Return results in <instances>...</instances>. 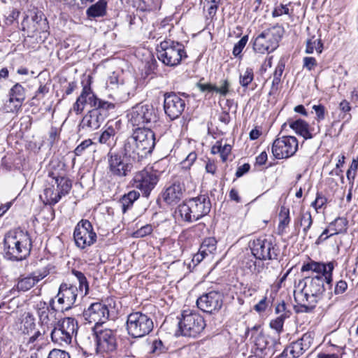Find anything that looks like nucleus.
Returning <instances> with one entry per match:
<instances>
[{
	"mask_svg": "<svg viewBox=\"0 0 358 358\" xmlns=\"http://www.w3.org/2000/svg\"><path fill=\"white\" fill-rule=\"evenodd\" d=\"M196 305L205 313H215L219 311L223 305V295L217 291L209 292L197 299Z\"/></svg>",
	"mask_w": 358,
	"mask_h": 358,
	"instance_id": "aec40b11",
	"label": "nucleus"
},
{
	"mask_svg": "<svg viewBox=\"0 0 358 358\" xmlns=\"http://www.w3.org/2000/svg\"><path fill=\"white\" fill-rule=\"evenodd\" d=\"M93 142L91 139H86L79 144L75 149L74 153L77 156H80L85 152V150L92 145Z\"/></svg>",
	"mask_w": 358,
	"mask_h": 358,
	"instance_id": "3c124183",
	"label": "nucleus"
},
{
	"mask_svg": "<svg viewBox=\"0 0 358 358\" xmlns=\"http://www.w3.org/2000/svg\"><path fill=\"white\" fill-rule=\"evenodd\" d=\"M325 279L320 275L306 277L300 280L299 291H294V296L296 303L301 307L300 311L309 313L316 306L325 291Z\"/></svg>",
	"mask_w": 358,
	"mask_h": 358,
	"instance_id": "f03ea898",
	"label": "nucleus"
},
{
	"mask_svg": "<svg viewBox=\"0 0 358 358\" xmlns=\"http://www.w3.org/2000/svg\"><path fill=\"white\" fill-rule=\"evenodd\" d=\"M83 101V96H78L73 105L71 110L77 115L80 114L85 108V105Z\"/></svg>",
	"mask_w": 358,
	"mask_h": 358,
	"instance_id": "13d9d810",
	"label": "nucleus"
},
{
	"mask_svg": "<svg viewBox=\"0 0 358 358\" xmlns=\"http://www.w3.org/2000/svg\"><path fill=\"white\" fill-rule=\"evenodd\" d=\"M85 320L94 322L95 326L101 327V324L108 320L109 311L107 306L101 303H92L83 313Z\"/></svg>",
	"mask_w": 358,
	"mask_h": 358,
	"instance_id": "b1692460",
	"label": "nucleus"
},
{
	"mask_svg": "<svg viewBox=\"0 0 358 358\" xmlns=\"http://www.w3.org/2000/svg\"><path fill=\"white\" fill-rule=\"evenodd\" d=\"M73 238L76 245L83 250L95 243L97 236L91 222L87 220H81L75 227Z\"/></svg>",
	"mask_w": 358,
	"mask_h": 358,
	"instance_id": "4468645a",
	"label": "nucleus"
},
{
	"mask_svg": "<svg viewBox=\"0 0 358 358\" xmlns=\"http://www.w3.org/2000/svg\"><path fill=\"white\" fill-rule=\"evenodd\" d=\"M159 181V176L155 171L145 169L136 172L131 182L133 187L141 191L143 196L148 197Z\"/></svg>",
	"mask_w": 358,
	"mask_h": 358,
	"instance_id": "ddd939ff",
	"label": "nucleus"
},
{
	"mask_svg": "<svg viewBox=\"0 0 358 358\" xmlns=\"http://www.w3.org/2000/svg\"><path fill=\"white\" fill-rule=\"evenodd\" d=\"M253 256L259 260L276 259L279 255V248L273 237L261 236L250 243Z\"/></svg>",
	"mask_w": 358,
	"mask_h": 358,
	"instance_id": "9b49d317",
	"label": "nucleus"
},
{
	"mask_svg": "<svg viewBox=\"0 0 358 358\" xmlns=\"http://www.w3.org/2000/svg\"><path fill=\"white\" fill-rule=\"evenodd\" d=\"M72 273L75 275L79 282V291L84 295L87 294L89 291V284L85 275L81 272L76 270L72 271Z\"/></svg>",
	"mask_w": 358,
	"mask_h": 358,
	"instance_id": "ea45409f",
	"label": "nucleus"
},
{
	"mask_svg": "<svg viewBox=\"0 0 358 358\" xmlns=\"http://www.w3.org/2000/svg\"><path fill=\"white\" fill-rule=\"evenodd\" d=\"M140 194L136 190H131L124 194L119 201L122 213H127L134 205V203L139 198Z\"/></svg>",
	"mask_w": 358,
	"mask_h": 358,
	"instance_id": "2f4dec72",
	"label": "nucleus"
},
{
	"mask_svg": "<svg viewBox=\"0 0 358 358\" xmlns=\"http://www.w3.org/2000/svg\"><path fill=\"white\" fill-rule=\"evenodd\" d=\"M47 358H71V356L65 350L53 349L49 352Z\"/></svg>",
	"mask_w": 358,
	"mask_h": 358,
	"instance_id": "8fccbe9b",
	"label": "nucleus"
},
{
	"mask_svg": "<svg viewBox=\"0 0 358 358\" xmlns=\"http://www.w3.org/2000/svg\"><path fill=\"white\" fill-rule=\"evenodd\" d=\"M20 12L17 9H12L9 14L6 16V24H11L15 20L17 19Z\"/></svg>",
	"mask_w": 358,
	"mask_h": 358,
	"instance_id": "774afa93",
	"label": "nucleus"
},
{
	"mask_svg": "<svg viewBox=\"0 0 358 358\" xmlns=\"http://www.w3.org/2000/svg\"><path fill=\"white\" fill-rule=\"evenodd\" d=\"M220 0H206V6L210 15H215L218 8Z\"/></svg>",
	"mask_w": 358,
	"mask_h": 358,
	"instance_id": "5fc2aeb1",
	"label": "nucleus"
},
{
	"mask_svg": "<svg viewBox=\"0 0 358 358\" xmlns=\"http://www.w3.org/2000/svg\"><path fill=\"white\" fill-rule=\"evenodd\" d=\"M348 288V284L344 280H340L337 282L335 289L334 292L336 294H343Z\"/></svg>",
	"mask_w": 358,
	"mask_h": 358,
	"instance_id": "338daca9",
	"label": "nucleus"
},
{
	"mask_svg": "<svg viewBox=\"0 0 358 358\" xmlns=\"http://www.w3.org/2000/svg\"><path fill=\"white\" fill-rule=\"evenodd\" d=\"M279 217L280 222L278 224V230L281 233H283L285 229L290 222L289 209L285 206H281Z\"/></svg>",
	"mask_w": 358,
	"mask_h": 358,
	"instance_id": "e433bc0d",
	"label": "nucleus"
},
{
	"mask_svg": "<svg viewBox=\"0 0 358 358\" xmlns=\"http://www.w3.org/2000/svg\"><path fill=\"white\" fill-rule=\"evenodd\" d=\"M181 335L186 337H197L204 329L206 323L203 317L190 310H185L178 322Z\"/></svg>",
	"mask_w": 358,
	"mask_h": 358,
	"instance_id": "1a4fd4ad",
	"label": "nucleus"
},
{
	"mask_svg": "<svg viewBox=\"0 0 358 358\" xmlns=\"http://www.w3.org/2000/svg\"><path fill=\"white\" fill-rule=\"evenodd\" d=\"M22 31L27 37H34L37 34L45 33L48 23L42 12H36L31 17L26 16L22 23Z\"/></svg>",
	"mask_w": 358,
	"mask_h": 358,
	"instance_id": "f3484780",
	"label": "nucleus"
},
{
	"mask_svg": "<svg viewBox=\"0 0 358 358\" xmlns=\"http://www.w3.org/2000/svg\"><path fill=\"white\" fill-rule=\"evenodd\" d=\"M248 41V36L245 35L243 36L234 45V49H233V55L235 57H238L245 46L246 45Z\"/></svg>",
	"mask_w": 358,
	"mask_h": 358,
	"instance_id": "49530a36",
	"label": "nucleus"
},
{
	"mask_svg": "<svg viewBox=\"0 0 358 358\" xmlns=\"http://www.w3.org/2000/svg\"><path fill=\"white\" fill-rule=\"evenodd\" d=\"M22 324V326L21 328L23 333L28 334L30 331H32L35 328V318L31 313H28L24 317Z\"/></svg>",
	"mask_w": 358,
	"mask_h": 358,
	"instance_id": "a19ab883",
	"label": "nucleus"
},
{
	"mask_svg": "<svg viewBox=\"0 0 358 358\" xmlns=\"http://www.w3.org/2000/svg\"><path fill=\"white\" fill-rule=\"evenodd\" d=\"M157 57L164 65L176 66L187 57L184 45L171 40H166L157 47Z\"/></svg>",
	"mask_w": 358,
	"mask_h": 358,
	"instance_id": "0eeeda50",
	"label": "nucleus"
},
{
	"mask_svg": "<svg viewBox=\"0 0 358 358\" xmlns=\"http://www.w3.org/2000/svg\"><path fill=\"white\" fill-rule=\"evenodd\" d=\"M185 188L180 182H174L168 187L162 194L164 201L169 204H176L182 198Z\"/></svg>",
	"mask_w": 358,
	"mask_h": 358,
	"instance_id": "bb28decb",
	"label": "nucleus"
},
{
	"mask_svg": "<svg viewBox=\"0 0 358 358\" xmlns=\"http://www.w3.org/2000/svg\"><path fill=\"white\" fill-rule=\"evenodd\" d=\"M49 92V87L46 85H41L36 92V94L34 96V99L38 98L41 99L44 97V96Z\"/></svg>",
	"mask_w": 358,
	"mask_h": 358,
	"instance_id": "0e129e2a",
	"label": "nucleus"
},
{
	"mask_svg": "<svg viewBox=\"0 0 358 358\" xmlns=\"http://www.w3.org/2000/svg\"><path fill=\"white\" fill-rule=\"evenodd\" d=\"M155 145L154 132L146 128H136L124 141L123 153L133 161H141L150 155Z\"/></svg>",
	"mask_w": 358,
	"mask_h": 358,
	"instance_id": "f257e3e1",
	"label": "nucleus"
},
{
	"mask_svg": "<svg viewBox=\"0 0 358 358\" xmlns=\"http://www.w3.org/2000/svg\"><path fill=\"white\" fill-rule=\"evenodd\" d=\"M285 32L282 26L276 24L264 30L253 41V50L260 54L274 51Z\"/></svg>",
	"mask_w": 358,
	"mask_h": 358,
	"instance_id": "423d86ee",
	"label": "nucleus"
},
{
	"mask_svg": "<svg viewBox=\"0 0 358 358\" xmlns=\"http://www.w3.org/2000/svg\"><path fill=\"white\" fill-rule=\"evenodd\" d=\"M166 351V348L161 340H155L151 346L150 352L159 355Z\"/></svg>",
	"mask_w": 358,
	"mask_h": 358,
	"instance_id": "de8ad7c7",
	"label": "nucleus"
},
{
	"mask_svg": "<svg viewBox=\"0 0 358 358\" xmlns=\"http://www.w3.org/2000/svg\"><path fill=\"white\" fill-rule=\"evenodd\" d=\"M231 150V147L229 144H225L224 146L221 145L220 157L222 162H225Z\"/></svg>",
	"mask_w": 358,
	"mask_h": 358,
	"instance_id": "69168bd1",
	"label": "nucleus"
},
{
	"mask_svg": "<svg viewBox=\"0 0 358 358\" xmlns=\"http://www.w3.org/2000/svg\"><path fill=\"white\" fill-rule=\"evenodd\" d=\"M348 222L345 217H337L330 223V227H335V234H342L347 231Z\"/></svg>",
	"mask_w": 358,
	"mask_h": 358,
	"instance_id": "79ce46f5",
	"label": "nucleus"
},
{
	"mask_svg": "<svg viewBox=\"0 0 358 358\" xmlns=\"http://www.w3.org/2000/svg\"><path fill=\"white\" fill-rule=\"evenodd\" d=\"M62 197V196L59 192L56 191L55 187L52 185L50 180L43 190V194L40 196L44 204L49 206H55L60 201Z\"/></svg>",
	"mask_w": 358,
	"mask_h": 358,
	"instance_id": "c756f323",
	"label": "nucleus"
},
{
	"mask_svg": "<svg viewBox=\"0 0 358 358\" xmlns=\"http://www.w3.org/2000/svg\"><path fill=\"white\" fill-rule=\"evenodd\" d=\"M314 339L313 332H306L295 342L286 347L276 358H297L311 346Z\"/></svg>",
	"mask_w": 358,
	"mask_h": 358,
	"instance_id": "6ab92c4d",
	"label": "nucleus"
},
{
	"mask_svg": "<svg viewBox=\"0 0 358 358\" xmlns=\"http://www.w3.org/2000/svg\"><path fill=\"white\" fill-rule=\"evenodd\" d=\"M313 38L314 37H313V38L307 40L306 41V52L307 54H312L315 49L317 52H322V43H321V41L320 39L313 40Z\"/></svg>",
	"mask_w": 358,
	"mask_h": 358,
	"instance_id": "37998d69",
	"label": "nucleus"
},
{
	"mask_svg": "<svg viewBox=\"0 0 358 358\" xmlns=\"http://www.w3.org/2000/svg\"><path fill=\"white\" fill-rule=\"evenodd\" d=\"M48 330H44L43 328H41V330H37L34 334L31 336L29 338L28 343H33L39 338H42V336L45 335Z\"/></svg>",
	"mask_w": 358,
	"mask_h": 358,
	"instance_id": "052dcab7",
	"label": "nucleus"
},
{
	"mask_svg": "<svg viewBox=\"0 0 358 358\" xmlns=\"http://www.w3.org/2000/svg\"><path fill=\"white\" fill-rule=\"evenodd\" d=\"M313 109L315 111L317 120L320 121L324 119L325 108L322 105H314Z\"/></svg>",
	"mask_w": 358,
	"mask_h": 358,
	"instance_id": "e2e57ef3",
	"label": "nucleus"
},
{
	"mask_svg": "<svg viewBox=\"0 0 358 358\" xmlns=\"http://www.w3.org/2000/svg\"><path fill=\"white\" fill-rule=\"evenodd\" d=\"M78 289L76 285L62 283L57 295V302L62 310H69L74 305L78 296Z\"/></svg>",
	"mask_w": 358,
	"mask_h": 358,
	"instance_id": "5701e85b",
	"label": "nucleus"
},
{
	"mask_svg": "<svg viewBox=\"0 0 358 358\" xmlns=\"http://www.w3.org/2000/svg\"><path fill=\"white\" fill-rule=\"evenodd\" d=\"M186 101L175 92L164 94V109L171 120L179 117L184 111Z\"/></svg>",
	"mask_w": 358,
	"mask_h": 358,
	"instance_id": "412c9836",
	"label": "nucleus"
},
{
	"mask_svg": "<svg viewBox=\"0 0 358 358\" xmlns=\"http://www.w3.org/2000/svg\"><path fill=\"white\" fill-rule=\"evenodd\" d=\"M313 220L310 211L301 213L299 217V224L303 227V234L307 235L313 224Z\"/></svg>",
	"mask_w": 358,
	"mask_h": 358,
	"instance_id": "f704fd0d",
	"label": "nucleus"
},
{
	"mask_svg": "<svg viewBox=\"0 0 358 358\" xmlns=\"http://www.w3.org/2000/svg\"><path fill=\"white\" fill-rule=\"evenodd\" d=\"M246 267L253 273H259L263 268V264L260 265V262L258 263L256 261L250 260L246 263Z\"/></svg>",
	"mask_w": 358,
	"mask_h": 358,
	"instance_id": "4d7b16f0",
	"label": "nucleus"
},
{
	"mask_svg": "<svg viewBox=\"0 0 358 358\" xmlns=\"http://www.w3.org/2000/svg\"><path fill=\"white\" fill-rule=\"evenodd\" d=\"M48 275V272L36 271L27 277H20L16 285L18 291L27 292L33 287L38 282L43 279Z\"/></svg>",
	"mask_w": 358,
	"mask_h": 358,
	"instance_id": "cd10ccee",
	"label": "nucleus"
},
{
	"mask_svg": "<svg viewBox=\"0 0 358 358\" xmlns=\"http://www.w3.org/2000/svg\"><path fill=\"white\" fill-rule=\"evenodd\" d=\"M128 122L138 128L151 127L159 120L158 114L152 104L139 103L127 110Z\"/></svg>",
	"mask_w": 358,
	"mask_h": 358,
	"instance_id": "39448f33",
	"label": "nucleus"
},
{
	"mask_svg": "<svg viewBox=\"0 0 358 358\" xmlns=\"http://www.w3.org/2000/svg\"><path fill=\"white\" fill-rule=\"evenodd\" d=\"M283 323L281 320L275 318L270 322V327L275 330L278 333H280L282 331Z\"/></svg>",
	"mask_w": 358,
	"mask_h": 358,
	"instance_id": "680f3d73",
	"label": "nucleus"
},
{
	"mask_svg": "<svg viewBox=\"0 0 358 358\" xmlns=\"http://www.w3.org/2000/svg\"><path fill=\"white\" fill-rule=\"evenodd\" d=\"M115 104L107 101L98 98L96 105L93 109H96L100 113L105 114V118L108 116L109 112L115 109Z\"/></svg>",
	"mask_w": 358,
	"mask_h": 358,
	"instance_id": "58836bf2",
	"label": "nucleus"
},
{
	"mask_svg": "<svg viewBox=\"0 0 358 358\" xmlns=\"http://www.w3.org/2000/svg\"><path fill=\"white\" fill-rule=\"evenodd\" d=\"M26 99L25 89L20 83L15 84L8 92V99L4 103L6 113H16L22 107Z\"/></svg>",
	"mask_w": 358,
	"mask_h": 358,
	"instance_id": "4be33fe9",
	"label": "nucleus"
},
{
	"mask_svg": "<svg viewBox=\"0 0 358 358\" xmlns=\"http://www.w3.org/2000/svg\"><path fill=\"white\" fill-rule=\"evenodd\" d=\"M201 252L204 253L207 257L213 254L217 249V241L213 237H209L203 240L200 248Z\"/></svg>",
	"mask_w": 358,
	"mask_h": 358,
	"instance_id": "c9c22d12",
	"label": "nucleus"
},
{
	"mask_svg": "<svg viewBox=\"0 0 358 358\" xmlns=\"http://www.w3.org/2000/svg\"><path fill=\"white\" fill-rule=\"evenodd\" d=\"M131 159L127 157L122 151L113 152L112 149L107 154L108 173L118 178H122L130 175L133 170V164L130 162Z\"/></svg>",
	"mask_w": 358,
	"mask_h": 358,
	"instance_id": "f8f14e48",
	"label": "nucleus"
},
{
	"mask_svg": "<svg viewBox=\"0 0 358 358\" xmlns=\"http://www.w3.org/2000/svg\"><path fill=\"white\" fill-rule=\"evenodd\" d=\"M334 268V265L333 262L324 264L311 261L303 265L301 271H312L318 273L317 275L322 276V278L325 279L327 285L331 287V282L333 280L332 272Z\"/></svg>",
	"mask_w": 358,
	"mask_h": 358,
	"instance_id": "393cba45",
	"label": "nucleus"
},
{
	"mask_svg": "<svg viewBox=\"0 0 358 358\" xmlns=\"http://www.w3.org/2000/svg\"><path fill=\"white\" fill-rule=\"evenodd\" d=\"M31 241L29 234L20 229L9 231L3 239L5 257L10 260H22L30 253Z\"/></svg>",
	"mask_w": 358,
	"mask_h": 358,
	"instance_id": "7ed1b4c3",
	"label": "nucleus"
},
{
	"mask_svg": "<svg viewBox=\"0 0 358 358\" xmlns=\"http://www.w3.org/2000/svg\"><path fill=\"white\" fill-rule=\"evenodd\" d=\"M289 125L297 135L302 136L305 140L313 138L309 130V124L305 120L301 119L290 120L289 121Z\"/></svg>",
	"mask_w": 358,
	"mask_h": 358,
	"instance_id": "7c9ffc66",
	"label": "nucleus"
},
{
	"mask_svg": "<svg viewBox=\"0 0 358 358\" xmlns=\"http://www.w3.org/2000/svg\"><path fill=\"white\" fill-rule=\"evenodd\" d=\"M104 120L105 114L100 113L96 109H92L83 117L80 126L83 129L93 131L99 129Z\"/></svg>",
	"mask_w": 358,
	"mask_h": 358,
	"instance_id": "a878e982",
	"label": "nucleus"
},
{
	"mask_svg": "<svg viewBox=\"0 0 358 358\" xmlns=\"http://www.w3.org/2000/svg\"><path fill=\"white\" fill-rule=\"evenodd\" d=\"M283 14H289V8L287 5L280 4L278 6H275L272 12V16L274 17L281 16Z\"/></svg>",
	"mask_w": 358,
	"mask_h": 358,
	"instance_id": "864d4df0",
	"label": "nucleus"
},
{
	"mask_svg": "<svg viewBox=\"0 0 358 358\" xmlns=\"http://www.w3.org/2000/svg\"><path fill=\"white\" fill-rule=\"evenodd\" d=\"M299 143L293 136L277 138L273 142L271 152L278 159H287L293 156L298 150Z\"/></svg>",
	"mask_w": 358,
	"mask_h": 358,
	"instance_id": "dca6fc26",
	"label": "nucleus"
},
{
	"mask_svg": "<svg viewBox=\"0 0 358 358\" xmlns=\"http://www.w3.org/2000/svg\"><path fill=\"white\" fill-rule=\"evenodd\" d=\"M229 82L227 80H224L222 81V85L220 87L215 85L214 92L224 96L229 92Z\"/></svg>",
	"mask_w": 358,
	"mask_h": 358,
	"instance_id": "6e6d98bb",
	"label": "nucleus"
},
{
	"mask_svg": "<svg viewBox=\"0 0 358 358\" xmlns=\"http://www.w3.org/2000/svg\"><path fill=\"white\" fill-rule=\"evenodd\" d=\"M78 329V322L74 318L65 317L58 321L52 329L50 333L52 341L62 347L68 345L71 343Z\"/></svg>",
	"mask_w": 358,
	"mask_h": 358,
	"instance_id": "9d476101",
	"label": "nucleus"
},
{
	"mask_svg": "<svg viewBox=\"0 0 358 358\" xmlns=\"http://www.w3.org/2000/svg\"><path fill=\"white\" fill-rule=\"evenodd\" d=\"M50 181L55 187L56 191L59 192L62 196L67 195L72 187L71 180L64 176H55L54 173H49Z\"/></svg>",
	"mask_w": 358,
	"mask_h": 358,
	"instance_id": "c85d7f7f",
	"label": "nucleus"
},
{
	"mask_svg": "<svg viewBox=\"0 0 358 358\" xmlns=\"http://www.w3.org/2000/svg\"><path fill=\"white\" fill-rule=\"evenodd\" d=\"M96 335V350L99 353L113 352L117 348V334L110 329H101L94 326Z\"/></svg>",
	"mask_w": 358,
	"mask_h": 358,
	"instance_id": "a211bd4d",
	"label": "nucleus"
},
{
	"mask_svg": "<svg viewBox=\"0 0 358 358\" xmlns=\"http://www.w3.org/2000/svg\"><path fill=\"white\" fill-rule=\"evenodd\" d=\"M197 155L194 152H190L186 158L182 161L181 166L184 169H189L196 159Z\"/></svg>",
	"mask_w": 358,
	"mask_h": 358,
	"instance_id": "09e8293b",
	"label": "nucleus"
},
{
	"mask_svg": "<svg viewBox=\"0 0 358 358\" xmlns=\"http://www.w3.org/2000/svg\"><path fill=\"white\" fill-rule=\"evenodd\" d=\"M54 305V299H51L49 303L41 301L36 305L35 310L38 317V324L44 330L52 329L59 321L57 318V310Z\"/></svg>",
	"mask_w": 358,
	"mask_h": 358,
	"instance_id": "2eb2a0df",
	"label": "nucleus"
},
{
	"mask_svg": "<svg viewBox=\"0 0 358 358\" xmlns=\"http://www.w3.org/2000/svg\"><path fill=\"white\" fill-rule=\"evenodd\" d=\"M153 328V320L147 314L141 311H135L127 315L126 330L132 338H143L148 335Z\"/></svg>",
	"mask_w": 358,
	"mask_h": 358,
	"instance_id": "6e6552de",
	"label": "nucleus"
},
{
	"mask_svg": "<svg viewBox=\"0 0 358 358\" xmlns=\"http://www.w3.org/2000/svg\"><path fill=\"white\" fill-rule=\"evenodd\" d=\"M107 3L105 0H99L89 7L86 11L88 18L92 19L103 17L106 14Z\"/></svg>",
	"mask_w": 358,
	"mask_h": 358,
	"instance_id": "473e14b6",
	"label": "nucleus"
},
{
	"mask_svg": "<svg viewBox=\"0 0 358 358\" xmlns=\"http://www.w3.org/2000/svg\"><path fill=\"white\" fill-rule=\"evenodd\" d=\"M115 134V129L112 126H108L101 134L99 141L101 143L110 145L115 141L114 139Z\"/></svg>",
	"mask_w": 358,
	"mask_h": 358,
	"instance_id": "4c0bfd02",
	"label": "nucleus"
},
{
	"mask_svg": "<svg viewBox=\"0 0 358 358\" xmlns=\"http://www.w3.org/2000/svg\"><path fill=\"white\" fill-rule=\"evenodd\" d=\"M152 231V227L150 224H146L145 226H143L139 229H138L136 231L134 232V236L139 238V237H144L147 235H149Z\"/></svg>",
	"mask_w": 358,
	"mask_h": 358,
	"instance_id": "603ef678",
	"label": "nucleus"
},
{
	"mask_svg": "<svg viewBox=\"0 0 358 358\" xmlns=\"http://www.w3.org/2000/svg\"><path fill=\"white\" fill-rule=\"evenodd\" d=\"M317 66V61L314 57H306L303 58V68L308 71L313 70Z\"/></svg>",
	"mask_w": 358,
	"mask_h": 358,
	"instance_id": "bf43d9fd",
	"label": "nucleus"
},
{
	"mask_svg": "<svg viewBox=\"0 0 358 358\" xmlns=\"http://www.w3.org/2000/svg\"><path fill=\"white\" fill-rule=\"evenodd\" d=\"M275 313L279 314L277 319L281 320V322L284 324L285 320L289 318L291 315V312L287 310L286 308V304L284 301L280 303L275 307Z\"/></svg>",
	"mask_w": 358,
	"mask_h": 358,
	"instance_id": "a18cd8bd",
	"label": "nucleus"
},
{
	"mask_svg": "<svg viewBox=\"0 0 358 358\" xmlns=\"http://www.w3.org/2000/svg\"><path fill=\"white\" fill-rule=\"evenodd\" d=\"M211 202L207 194H201L179 205L178 210L182 219L186 222L197 221L208 215Z\"/></svg>",
	"mask_w": 358,
	"mask_h": 358,
	"instance_id": "20e7f679",
	"label": "nucleus"
},
{
	"mask_svg": "<svg viewBox=\"0 0 358 358\" xmlns=\"http://www.w3.org/2000/svg\"><path fill=\"white\" fill-rule=\"evenodd\" d=\"M79 96H83V102L86 106L90 105L91 107H94L97 101L98 97L93 92L90 85H85L82 90L81 94Z\"/></svg>",
	"mask_w": 358,
	"mask_h": 358,
	"instance_id": "72a5a7b5",
	"label": "nucleus"
},
{
	"mask_svg": "<svg viewBox=\"0 0 358 358\" xmlns=\"http://www.w3.org/2000/svg\"><path fill=\"white\" fill-rule=\"evenodd\" d=\"M253 79L254 73L252 69L247 68L243 73H241L239 82L243 87H247L253 80Z\"/></svg>",
	"mask_w": 358,
	"mask_h": 358,
	"instance_id": "c03bdc74",
	"label": "nucleus"
}]
</instances>
